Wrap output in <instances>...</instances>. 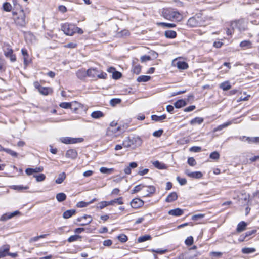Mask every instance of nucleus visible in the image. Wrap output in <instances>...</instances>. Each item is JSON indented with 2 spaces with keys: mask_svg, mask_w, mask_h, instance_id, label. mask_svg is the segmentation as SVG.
I'll list each match as a JSON object with an SVG mask.
<instances>
[{
  "mask_svg": "<svg viewBox=\"0 0 259 259\" xmlns=\"http://www.w3.org/2000/svg\"><path fill=\"white\" fill-rule=\"evenodd\" d=\"M66 178V174L65 172H62L60 174L58 178L55 180V182L57 184H61L65 179Z\"/></svg>",
  "mask_w": 259,
  "mask_h": 259,
  "instance_id": "nucleus-39",
  "label": "nucleus"
},
{
  "mask_svg": "<svg viewBox=\"0 0 259 259\" xmlns=\"http://www.w3.org/2000/svg\"><path fill=\"white\" fill-rule=\"evenodd\" d=\"M246 226L247 224L245 222L242 221L240 222L237 225V231L238 232H242L243 231L245 230Z\"/></svg>",
  "mask_w": 259,
  "mask_h": 259,
  "instance_id": "nucleus-31",
  "label": "nucleus"
},
{
  "mask_svg": "<svg viewBox=\"0 0 259 259\" xmlns=\"http://www.w3.org/2000/svg\"><path fill=\"white\" fill-rule=\"evenodd\" d=\"M121 100L119 99H112L110 100V103L112 106H114L117 104L120 103Z\"/></svg>",
  "mask_w": 259,
  "mask_h": 259,
  "instance_id": "nucleus-58",
  "label": "nucleus"
},
{
  "mask_svg": "<svg viewBox=\"0 0 259 259\" xmlns=\"http://www.w3.org/2000/svg\"><path fill=\"white\" fill-rule=\"evenodd\" d=\"M44 170V168L42 166L35 167V168H28L26 169L25 172L28 176H30L34 173H38L42 172Z\"/></svg>",
  "mask_w": 259,
  "mask_h": 259,
  "instance_id": "nucleus-17",
  "label": "nucleus"
},
{
  "mask_svg": "<svg viewBox=\"0 0 259 259\" xmlns=\"http://www.w3.org/2000/svg\"><path fill=\"white\" fill-rule=\"evenodd\" d=\"M38 92L43 95H48L52 93L53 90L49 87H41Z\"/></svg>",
  "mask_w": 259,
  "mask_h": 259,
  "instance_id": "nucleus-22",
  "label": "nucleus"
},
{
  "mask_svg": "<svg viewBox=\"0 0 259 259\" xmlns=\"http://www.w3.org/2000/svg\"><path fill=\"white\" fill-rule=\"evenodd\" d=\"M177 180L181 185H185L187 183V180L185 178H181L180 177H177Z\"/></svg>",
  "mask_w": 259,
  "mask_h": 259,
  "instance_id": "nucleus-63",
  "label": "nucleus"
},
{
  "mask_svg": "<svg viewBox=\"0 0 259 259\" xmlns=\"http://www.w3.org/2000/svg\"><path fill=\"white\" fill-rule=\"evenodd\" d=\"M166 117V115L163 114L161 116H157L156 115H152L151 118L153 120L155 121H161L164 120Z\"/></svg>",
  "mask_w": 259,
  "mask_h": 259,
  "instance_id": "nucleus-36",
  "label": "nucleus"
},
{
  "mask_svg": "<svg viewBox=\"0 0 259 259\" xmlns=\"http://www.w3.org/2000/svg\"><path fill=\"white\" fill-rule=\"evenodd\" d=\"M121 77V73L118 71H115L112 74V77L114 79H118Z\"/></svg>",
  "mask_w": 259,
  "mask_h": 259,
  "instance_id": "nucleus-61",
  "label": "nucleus"
},
{
  "mask_svg": "<svg viewBox=\"0 0 259 259\" xmlns=\"http://www.w3.org/2000/svg\"><path fill=\"white\" fill-rule=\"evenodd\" d=\"M152 238L151 236L149 235H145L141 236L138 238L137 241L138 243H141L147 240H150Z\"/></svg>",
  "mask_w": 259,
  "mask_h": 259,
  "instance_id": "nucleus-35",
  "label": "nucleus"
},
{
  "mask_svg": "<svg viewBox=\"0 0 259 259\" xmlns=\"http://www.w3.org/2000/svg\"><path fill=\"white\" fill-rule=\"evenodd\" d=\"M142 144V140L139 136H135L130 138L127 137L122 143V145L124 147H132L135 149L140 146Z\"/></svg>",
  "mask_w": 259,
  "mask_h": 259,
  "instance_id": "nucleus-2",
  "label": "nucleus"
},
{
  "mask_svg": "<svg viewBox=\"0 0 259 259\" xmlns=\"http://www.w3.org/2000/svg\"><path fill=\"white\" fill-rule=\"evenodd\" d=\"M113 168H108L105 167H102L100 168V171L103 174H111L114 172Z\"/></svg>",
  "mask_w": 259,
  "mask_h": 259,
  "instance_id": "nucleus-40",
  "label": "nucleus"
},
{
  "mask_svg": "<svg viewBox=\"0 0 259 259\" xmlns=\"http://www.w3.org/2000/svg\"><path fill=\"white\" fill-rule=\"evenodd\" d=\"M204 214H198L194 215L192 217V220L194 221L198 220L199 219H202L204 218Z\"/></svg>",
  "mask_w": 259,
  "mask_h": 259,
  "instance_id": "nucleus-62",
  "label": "nucleus"
},
{
  "mask_svg": "<svg viewBox=\"0 0 259 259\" xmlns=\"http://www.w3.org/2000/svg\"><path fill=\"white\" fill-rule=\"evenodd\" d=\"M188 163L192 166H194L196 164V162L193 157H189L188 159Z\"/></svg>",
  "mask_w": 259,
  "mask_h": 259,
  "instance_id": "nucleus-56",
  "label": "nucleus"
},
{
  "mask_svg": "<svg viewBox=\"0 0 259 259\" xmlns=\"http://www.w3.org/2000/svg\"><path fill=\"white\" fill-rule=\"evenodd\" d=\"M164 35L166 38H174L177 36V33L173 30H167L165 31Z\"/></svg>",
  "mask_w": 259,
  "mask_h": 259,
  "instance_id": "nucleus-32",
  "label": "nucleus"
},
{
  "mask_svg": "<svg viewBox=\"0 0 259 259\" xmlns=\"http://www.w3.org/2000/svg\"><path fill=\"white\" fill-rule=\"evenodd\" d=\"M161 16L170 21H180L183 18L181 14L176 9L170 7L163 8L161 10Z\"/></svg>",
  "mask_w": 259,
  "mask_h": 259,
  "instance_id": "nucleus-1",
  "label": "nucleus"
},
{
  "mask_svg": "<svg viewBox=\"0 0 259 259\" xmlns=\"http://www.w3.org/2000/svg\"><path fill=\"white\" fill-rule=\"evenodd\" d=\"M150 76H147V75H141V76H139L137 79V80L138 82H146V81H148L149 80H150Z\"/></svg>",
  "mask_w": 259,
  "mask_h": 259,
  "instance_id": "nucleus-45",
  "label": "nucleus"
},
{
  "mask_svg": "<svg viewBox=\"0 0 259 259\" xmlns=\"http://www.w3.org/2000/svg\"><path fill=\"white\" fill-rule=\"evenodd\" d=\"M83 138H73L70 137H62L60 138V141L66 144H75L82 142Z\"/></svg>",
  "mask_w": 259,
  "mask_h": 259,
  "instance_id": "nucleus-9",
  "label": "nucleus"
},
{
  "mask_svg": "<svg viewBox=\"0 0 259 259\" xmlns=\"http://www.w3.org/2000/svg\"><path fill=\"white\" fill-rule=\"evenodd\" d=\"M118 239L122 243L126 242L128 240L127 236L125 234H122L117 236Z\"/></svg>",
  "mask_w": 259,
  "mask_h": 259,
  "instance_id": "nucleus-50",
  "label": "nucleus"
},
{
  "mask_svg": "<svg viewBox=\"0 0 259 259\" xmlns=\"http://www.w3.org/2000/svg\"><path fill=\"white\" fill-rule=\"evenodd\" d=\"M79 238H80V236L79 235H72L70 237H69V238L68 239V241L69 242H74L77 240Z\"/></svg>",
  "mask_w": 259,
  "mask_h": 259,
  "instance_id": "nucleus-52",
  "label": "nucleus"
},
{
  "mask_svg": "<svg viewBox=\"0 0 259 259\" xmlns=\"http://www.w3.org/2000/svg\"><path fill=\"white\" fill-rule=\"evenodd\" d=\"M10 248V245L8 244L4 245L0 248V258L8 255Z\"/></svg>",
  "mask_w": 259,
  "mask_h": 259,
  "instance_id": "nucleus-16",
  "label": "nucleus"
},
{
  "mask_svg": "<svg viewBox=\"0 0 259 259\" xmlns=\"http://www.w3.org/2000/svg\"><path fill=\"white\" fill-rule=\"evenodd\" d=\"M219 87L223 91H228L231 88V85L229 81H226L221 83Z\"/></svg>",
  "mask_w": 259,
  "mask_h": 259,
  "instance_id": "nucleus-28",
  "label": "nucleus"
},
{
  "mask_svg": "<svg viewBox=\"0 0 259 259\" xmlns=\"http://www.w3.org/2000/svg\"><path fill=\"white\" fill-rule=\"evenodd\" d=\"M121 133V127L119 126L109 127L107 131V135L112 137H117Z\"/></svg>",
  "mask_w": 259,
  "mask_h": 259,
  "instance_id": "nucleus-8",
  "label": "nucleus"
},
{
  "mask_svg": "<svg viewBox=\"0 0 259 259\" xmlns=\"http://www.w3.org/2000/svg\"><path fill=\"white\" fill-rule=\"evenodd\" d=\"M20 212L19 211H15L12 213H6L2 215L0 218L1 221H6L7 220L10 219L13 217L19 214Z\"/></svg>",
  "mask_w": 259,
  "mask_h": 259,
  "instance_id": "nucleus-15",
  "label": "nucleus"
},
{
  "mask_svg": "<svg viewBox=\"0 0 259 259\" xmlns=\"http://www.w3.org/2000/svg\"><path fill=\"white\" fill-rule=\"evenodd\" d=\"M14 16V20L15 23L20 27H24L26 24L25 14L23 9H21L19 12H13Z\"/></svg>",
  "mask_w": 259,
  "mask_h": 259,
  "instance_id": "nucleus-3",
  "label": "nucleus"
},
{
  "mask_svg": "<svg viewBox=\"0 0 259 259\" xmlns=\"http://www.w3.org/2000/svg\"><path fill=\"white\" fill-rule=\"evenodd\" d=\"M231 26L233 29L237 28L239 31H244L246 29V27L244 21L242 20L235 21L232 23Z\"/></svg>",
  "mask_w": 259,
  "mask_h": 259,
  "instance_id": "nucleus-11",
  "label": "nucleus"
},
{
  "mask_svg": "<svg viewBox=\"0 0 259 259\" xmlns=\"http://www.w3.org/2000/svg\"><path fill=\"white\" fill-rule=\"evenodd\" d=\"M21 53L23 56L24 64L25 66H27L30 62L27 51L26 49L23 48L21 50Z\"/></svg>",
  "mask_w": 259,
  "mask_h": 259,
  "instance_id": "nucleus-18",
  "label": "nucleus"
},
{
  "mask_svg": "<svg viewBox=\"0 0 259 259\" xmlns=\"http://www.w3.org/2000/svg\"><path fill=\"white\" fill-rule=\"evenodd\" d=\"M66 198V195L64 193H59L56 195V199L59 202H62Z\"/></svg>",
  "mask_w": 259,
  "mask_h": 259,
  "instance_id": "nucleus-46",
  "label": "nucleus"
},
{
  "mask_svg": "<svg viewBox=\"0 0 259 259\" xmlns=\"http://www.w3.org/2000/svg\"><path fill=\"white\" fill-rule=\"evenodd\" d=\"M11 188L15 190L22 191L23 190H27L29 188L28 186H24L23 185H13Z\"/></svg>",
  "mask_w": 259,
  "mask_h": 259,
  "instance_id": "nucleus-37",
  "label": "nucleus"
},
{
  "mask_svg": "<svg viewBox=\"0 0 259 259\" xmlns=\"http://www.w3.org/2000/svg\"><path fill=\"white\" fill-rule=\"evenodd\" d=\"M88 76L93 78L106 79L107 74L102 71L98 70L96 68H91L88 69Z\"/></svg>",
  "mask_w": 259,
  "mask_h": 259,
  "instance_id": "nucleus-4",
  "label": "nucleus"
},
{
  "mask_svg": "<svg viewBox=\"0 0 259 259\" xmlns=\"http://www.w3.org/2000/svg\"><path fill=\"white\" fill-rule=\"evenodd\" d=\"M186 102L183 100H179L176 102L174 104L175 107L177 108H180L186 105Z\"/></svg>",
  "mask_w": 259,
  "mask_h": 259,
  "instance_id": "nucleus-34",
  "label": "nucleus"
},
{
  "mask_svg": "<svg viewBox=\"0 0 259 259\" xmlns=\"http://www.w3.org/2000/svg\"><path fill=\"white\" fill-rule=\"evenodd\" d=\"M242 140L247 141L249 143H259V137H243Z\"/></svg>",
  "mask_w": 259,
  "mask_h": 259,
  "instance_id": "nucleus-24",
  "label": "nucleus"
},
{
  "mask_svg": "<svg viewBox=\"0 0 259 259\" xmlns=\"http://www.w3.org/2000/svg\"><path fill=\"white\" fill-rule=\"evenodd\" d=\"M66 157L72 159H75L77 156V152L75 150L69 149L66 153Z\"/></svg>",
  "mask_w": 259,
  "mask_h": 259,
  "instance_id": "nucleus-19",
  "label": "nucleus"
},
{
  "mask_svg": "<svg viewBox=\"0 0 259 259\" xmlns=\"http://www.w3.org/2000/svg\"><path fill=\"white\" fill-rule=\"evenodd\" d=\"M89 205L88 202H85L84 201H80L78 202L76 204L77 207L82 208L87 206Z\"/></svg>",
  "mask_w": 259,
  "mask_h": 259,
  "instance_id": "nucleus-60",
  "label": "nucleus"
},
{
  "mask_svg": "<svg viewBox=\"0 0 259 259\" xmlns=\"http://www.w3.org/2000/svg\"><path fill=\"white\" fill-rule=\"evenodd\" d=\"M3 50L5 56L10 59L11 61L15 62L16 60V55L13 54V50L12 47L8 44H4Z\"/></svg>",
  "mask_w": 259,
  "mask_h": 259,
  "instance_id": "nucleus-5",
  "label": "nucleus"
},
{
  "mask_svg": "<svg viewBox=\"0 0 259 259\" xmlns=\"http://www.w3.org/2000/svg\"><path fill=\"white\" fill-rule=\"evenodd\" d=\"M76 74L77 77L80 79H83L87 76H88V70H86L84 69H81L78 70Z\"/></svg>",
  "mask_w": 259,
  "mask_h": 259,
  "instance_id": "nucleus-20",
  "label": "nucleus"
},
{
  "mask_svg": "<svg viewBox=\"0 0 259 259\" xmlns=\"http://www.w3.org/2000/svg\"><path fill=\"white\" fill-rule=\"evenodd\" d=\"M203 23L201 17L199 15L189 18L187 22V24L192 27L202 26Z\"/></svg>",
  "mask_w": 259,
  "mask_h": 259,
  "instance_id": "nucleus-6",
  "label": "nucleus"
},
{
  "mask_svg": "<svg viewBox=\"0 0 259 259\" xmlns=\"http://www.w3.org/2000/svg\"><path fill=\"white\" fill-rule=\"evenodd\" d=\"M144 201L140 198H134L131 202V206L132 208L137 209L142 207L144 205Z\"/></svg>",
  "mask_w": 259,
  "mask_h": 259,
  "instance_id": "nucleus-13",
  "label": "nucleus"
},
{
  "mask_svg": "<svg viewBox=\"0 0 259 259\" xmlns=\"http://www.w3.org/2000/svg\"><path fill=\"white\" fill-rule=\"evenodd\" d=\"M60 106L64 109H68L70 108L71 107V102L68 103V102H62L60 104Z\"/></svg>",
  "mask_w": 259,
  "mask_h": 259,
  "instance_id": "nucleus-55",
  "label": "nucleus"
},
{
  "mask_svg": "<svg viewBox=\"0 0 259 259\" xmlns=\"http://www.w3.org/2000/svg\"><path fill=\"white\" fill-rule=\"evenodd\" d=\"M152 163H153V165L155 167H156V168H157L158 169H162L165 168V164L162 163H161V162H160L158 161H154Z\"/></svg>",
  "mask_w": 259,
  "mask_h": 259,
  "instance_id": "nucleus-43",
  "label": "nucleus"
},
{
  "mask_svg": "<svg viewBox=\"0 0 259 259\" xmlns=\"http://www.w3.org/2000/svg\"><path fill=\"white\" fill-rule=\"evenodd\" d=\"M114 203H117L119 205L123 204V198L122 197H120L118 198L115 199L110 201H102L99 203L98 208L102 209L108 205H113Z\"/></svg>",
  "mask_w": 259,
  "mask_h": 259,
  "instance_id": "nucleus-7",
  "label": "nucleus"
},
{
  "mask_svg": "<svg viewBox=\"0 0 259 259\" xmlns=\"http://www.w3.org/2000/svg\"><path fill=\"white\" fill-rule=\"evenodd\" d=\"M3 9L6 12H10L12 10V6L10 3L8 2H5L3 5Z\"/></svg>",
  "mask_w": 259,
  "mask_h": 259,
  "instance_id": "nucleus-47",
  "label": "nucleus"
},
{
  "mask_svg": "<svg viewBox=\"0 0 259 259\" xmlns=\"http://www.w3.org/2000/svg\"><path fill=\"white\" fill-rule=\"evenodd\" d=\"M203 122V119L201 117H196L193 119H192L190 121V123L192 125L195 124H200Z\"/></svg>",
  "mask_w": 259,
  "mask_h": 259,
  "instance_id": "nucleus-44",
  "label": "nucleus"
},
{
  "mask_svg": "<svg viewBox=\"0 0 259 259\" xmlns=\"http://www.w3.org/2000/svg\"><path fill=\"white\" fill-rule=\"evenodd\" d=\"M185 243L188 246H190L193 243V238L192 236L188 237L185 240Z\"/></svg>",
  "mask_w": 259,
  "mask_h": 259,
  "instance_id": "nucleus-57",
  "label": "nucleus"
},
{
  "mask_svg": "<svg viewBox=\"0 0 259 259\" xmlns=\"http://www.w3.org/2000/svg\"><path fill=\"white\" fill-rule=\"evenodd\" d=\"M91 116L94 119H98L103 117L104 114L101 111H95L91 113Z\"/></svg>",
  "mask_w": 259,
  "mask_h": 259,
  "instance_id": "nucleus-23",
  "label": "nucleus"
},
{
  "mask_svg": "<svg viewBox=\"0 0 259 259\" xmlns=\"http://www.w3.org/2000/svg\"><path fill=\"white\" fill-rule=\"evenodd\" d=\"M174 65L176 66L180 69H186L188 67V64L184 61H178Z\"/></svg>",
  "mask_w": 259,
  "mask_h": 259,
  "instance_id": "nucleus-27",
  "label": "nucleus"
},
{
  "mask_svg": "<svg viewBox=\"0 0 259 259\" xmlns=\"http://www.w3.org/2000/svg\"><path fill=\"white\" fill-rule=\"evenodd\" d=\"M233 122V121H228V122H227L222 125H220L219 126H218L217 127H216L215 128H214L213 130V131L214 132H217V131H221L222 130V129H223L224 128H225L226 127H227L228 126L231 125L232 123Z\"/></svg>",
  "mask_w": 259,
  "mask_h": 259,
  "instance_id": "nucleus-38",
  "label": "nucleus"
},
{
  "mask_svg": "<svg viewBox=\"0 0 259 259\" xmlns=\"http://www.w3.org/2000/svg\"><path fill=\"white\" fill-rule=\"evenodd\" d=\"M83 219H87L88 220L86 221L85 223H82L80 224L79 225L84 226V225H88V224H90L92 221V219L90 215H84V216L78 218L77 220H78V221H82Z\"/></svg>",
  "mask_w": 259,
  "mask_h": 259,
  "instance_id": "nucleus-26",
  "label": "nucleus"
},
{
  "mask_svg": "<svg viewBox=\"0 0 259 259\" xmlns=\"http://www.w3.org/2000/svg\"><path fill=\"white\" fill-rule=\"evenodd\" d=\"M144 187L145 186L142 184L137 185L134 187V189L132 190V193H137L141 190L143 191Z\"/></svg>",
  "mask_w": 259,
  "mask_h": 259,
  "instance_id": "nucleus-48",
  "label": "nucleus"
},
{
  "mask_svg": "<svg viewBox=\"0 0 259 259\" xmlns=\"http://www.w3.org/2000/svg\"><path fill=\"white\" fill-rule=\"evenodd\" d=\"M37 182H42L46 179V176L43 174H40L38 175H34Z\"/></svg>",
  "mask_w": 259,
  "mask_h": 259,
  "instance_id": "nucleus-49",
  "label": "nucleus"
},
{
  "mask_svg": "<svg viewBox=\"0 0 259 259\" xmlns=\"http://www.w3.org/2000/svg\"><path fill=\"white\" fill-rule=\"evenodd\" d=\"M75 210L74 209L68 210L65 211L63 214V217L64 219H68L71 217L75 213Z\"/></svg>",
  "mask_w": 259,
  "mask_h": 259,
  "instance_id": "nucleus-33",
  "label": "nucleus"
},
{
  "mask_svg": "<svg viewBox=\"0 0 259 259\" xmlns=\"http://www.w3.org/2000/svg\"><path fill=\"white\" fill-rule=\"evenodd\" d=\"M157 25L161 26L163 27H167V28H173L176 26V24L173 23H168L164 22H159L157 23Z\"/></svg>",
  "mask_w": 259,
  "mask_h": 259,
  "instance_id": "nucleus-41",
  "label": "nucleus"
},
{
  "mask_svg": "<svg viewBox=\"0 0 259 259\" xmlns=\"http://www.w3.org/2000/svg\"><path fill=\"white\" fill-rule=\"evenodd\" d=\"M209 157L211 159L218 160L220 158V154L218 152L214 151L210 154Z\"/></svg>",
  "mask_w": 259,
  "mask_h": 259,
  "instance_id": "nucleus-51",
  "label": "nucleus"
},
{
  "mask_svg": "<svg viewBox=\"0 0 259 259\" xmlns=\"http://www.w3.org/2000/svg\"><path fill=\"white\" fill-rule=\"evenodd\" d=\"M178 196L176 192H172L170 193L165 199V201L167 202H170L175 201L177 199Z\"/></svg>",
  "mask_w": 259,
  "mask_h": 259,
  "instance_id": "nucleus-29",
  "label": "nucleus"
},
{
  "mask_svg": "<svg viewBox=\"0 0 259 259\" xmlns=\"http://www.w3.org/2000/svg\"><path fill=\"white\" fill-rule=\"evenodd\" d=\"M189 150L193 152H199L201 150V148L199 146H193L191 147Z\"/></svg>",
  "mask_w": 259,
  "mask_h": 259,
  "instance_id": "nucleus-59",
  "label": "nucleus"
},
{
  "mask_svg": "<svg viewBox=\"0 0 259 259\" xmlns=\"http://www.w3.org/2000/svg\"><path fill=\"white\" fill-rule=\"evenodd\" d=\"M75 26L72 24H64L62 26V30L64 33L67 35L71 36L74 34Z\"/></svg>",
  "mask_w": 259,
  "mask_h": 259,
  "instance_id": "nucleus-10",
  "label": "nucleus"
},
{
  "mask_svg": "<svg viewBox=\"0 0 259 259\" xmlns=\"http://www.w3.org/2000/svg\"><path fill=\"white\" fill-rule=\"evenodd\" d=\"M240 46L244 49H249L252 47V43L249 40H244L240 42Z\"/></svg>",
  "mask_w": 259,
  "mask_h": 259,
  "instance_id": "nucleus-30",
  "label": "nucleus"
},
{
  "mask_svg": "<svg viewBox=\"0 0 259 259\" xmlns=\"http://www.w3.org/2000/svg\"><path fill=\"white\" fill-rule=\"evenodd\" d=\"M256 251L254 248L245 247L242 249V252L244 254H250Z\"/></svg>",
  "mask_w": 259,
  "mask_h": 259,
  "instance_id": "nucleus-42",
  "label": "nucleus"
},
{
  "mask_svg": "<svg viewBox=\"0 0 259 259\" xmlns=\"http://www.w3.org/2000/svg\"><path fill=\"white\" fill-rule=\"evenodd\" d=\"M133 72L137 75L139 74L141 72V66L139 65L134 66L133 68Z\"/></svg>",
  "mask_w": 259,
  "mask_h": 259,
  "instance_id": "nucleus-54",
  "label": "nucleus"
},
{
  "mask_svg": "<svg viewBox=\"0 0 259 259\" xmlns=\"http://www.w3.org/2000/svg\"><path fill=\"white\" fill-rule=\"evenodd\" d=\"M185 173L189 177L195 179H200L202 177L203 175L200 171L191 172L189 169H186Z\"/></svg>",
  "mask_w": 259,
  "mask_h": 259,
  "instance_id": "nucleus-14",
  "label": "nucleus"
},
{
  "mask_svg": "<svg viewBox=\"0 0 259 259\" xmlns=\"http://www.w3.org/2000/svg\"><path fill=\"white\" fill-rule=\"evenodd\" d=\"M81 105L76 101L71 102L70 109L76 113L77 112L78 110L81 108Z\"/></svg>",
  "mask_w": 259,
  "mask_h": 259,
  "instance_id": "nucleus-25",
  "label": "nucleus"
},
{
  "mask_svg": "<svg viewBox=\"0 0 259 259\" xmlns=\"http://www.w3.org/2000/svg\"><path fill=\"white\" fill-rule=\"evenodd\" d=\"M143 191V195L144 197H147L150 196L155 193L156 189L155 187L153 186H145Z\"/></svg>",
  "mask_w": 259,
  "mask_h": 259,
  "instance_id": "nucleus-12",
  "label": "nucleus"
},
{
  "mask_svg": "<svg viewBox=\"0 0 259 259\" xmlns=\"http://www.w3.org/2000/svg\"><path fill=\"white\" fill-rule=\"evenodd\" d=\"M163 132L162 130H158L153 132V136L156 137H159L161 136Z\"/></svg>",
  "mask_w": 259,
  "mask_h": 259,
  "instance_id": "nucleus-64",
  "label": "nucleus"
},
{
  "mask_svg": "<svg viewBox=\"0 0 259 259\" xmlns=\"http://www.w3.org/2000/svg\"><path fill=\"white\" fill-rule=\"evenodd\" d=\"M3 151H4L6 152H7V153L9 154L13 157H16L18 155L16 152H15L10 149L5 148V149H3Z\"/></svg>",
  "mask_w": 259,
  "mask_h": 259,
  "instance_id": "nucleus-53",
  "label": "nucleus"
},
{
  "mask_svg": "<svg viewBox=\"0 0 259 259\" xmlns=\"http://www.w3.org/2000/svg\"><path fill=\"white\" fill-rule=\"evenodd\" d=\"M183 210L179 208L170 210L168 212V213L169 215L176 217L182 215L183 214Z\"/></svg>",
  "mask_w": 259,
  "mask_h": 259,
  "instance_id": "nucleus-21",
  "label": "nucleus"
}]
</instances>
